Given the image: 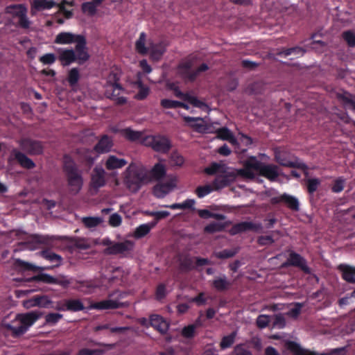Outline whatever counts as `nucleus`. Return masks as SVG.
Listing matches in <instances>:
<instances>
[{
    "mask_svg": "<svg viewBox=\"0 0 355 355\" xmlns=\"http://www.w3.org/2000/svg\"><path fill=\"white\" fill-rule=\"evenodd\" d=\"M83 53L85 55H80L78 51H76L72 49H59L58 50V60L63 67H67L76 62L79 64H83L89 59V55L87 52V48L83 49Z\"/></svg>",
    "mask_w": 355,
    "mask_h": 355,
    "instance_id": "39448f33",
    "label": "nucleus"
},
{
    "mask_svg": "<svg viewBox=\"0 0 355 355\" xmlns=\"http://www.w3.org/2000/svg\"><path fill=\"white\" fill-rule=\"evenodd\" d=\"M63 315L58 313H50L46 315L45 321L49 324H55L62 319Z\"/></svg>",
    "mask_w": 355,
    "mask_h": 355,
    "instance_id": "bf43d9fd",
    "label": "nucleus"
},
{
    "mask_svg": "<svg viewBox=\"0 0 355 355\" xmlns=\"http://www.w3.org/2000/svg\"><path fill=\"white\" fill-rule=\"evenodd\" d=\"M275 159L279 165L283 166L295 168L302 170L307 169V166L304 163L299 162L298 160H289L286 153L279 150H276L275 151Z\"/></svg>",
    "mask_w": 355,
    "mask_h": 355,
    "instance_id": "f3484780",
    "label": "nucleus"
},
{
    "mask_svg": "<svg viewBox=\"0 0 355 355\" xmlns=\"http://www.w3.org/2000/svg\"><path fill=\"white\" fill-rule=\"evenodd\" d=\"M40 254L43 259L53 264L54 266H60L62 264V257L49 249L42 250Z\"/></svg>",
    "mask_w": 355,
    "mask_h": 355,
    "instance_id": "cd10ccee",
    "label": "nucleus"
},
{
    "mask_svg": "<svg viewBox=\"0 0 355 355\" xmlns=\"http://www.w3.org/2000/svg\"><path fill=\"white\" fill-rule=\"evenodd\" d=\"M225 225L222 223L211 222L204 227V232L207 234H214L223 231Z\"/></svg>",
    "mask_w": 355,
    "mask_h": 355,
    "instance_id": "3c124183",
    "label": "nucleus"
},
{
    "mask_svg": "<svg viewBox=\"0 0 355 355\" xmlns=\"http://www.w3.org/2000/svg\"><path fill=\"white\" fill-rule=\"evenodd\" d=\"M102 218L100 217H84L82 222L86 227H96L102 223Z\"/></svg>",
    "mask_w": 355,
    "mask_h": 355,
    "instance_id": "603ef678",
    "label": "nucleus"
},
{
    "mask_svg": "<svg viewBox=\"0 0 355 355\" xmlns=\"http://www.w3.org/2000/svg\"><path fill=\"white\" fill-rule=\"evenodd\" d=\"M270 203L273 205L284 203L290 209L294 211L300 210V203L297 198L286 193L270 198Z\"/></svg>",
    "mask_w": 355,
    "mask_h": 355,
    "instance_id": "a211bd4d",
    "label": "nucleus"
},
{
    "mask_svg": "<svg viewBox=\"0 0 355 355\" xmlns=\"http://www.w3.org/2000/svg\"><path fill=\"white\" fill-rule=\"evenodd\" d=\"M101 286L102 283L99 279H90L80 282L78 288L82 292L89 294Z\"/></svg>",
    "mask_w": 355,
    "mask_h": 355,
    "instance_id": "393cba45",
    "label": "nucleus"
},
{
    "mask_svg": "<svg viewBox=\"0 0 355 355\" xmlns=\"http://www.w3.org/2000/svg\"><path fill=\"white\" fill-rule=\"evenodd\" d=\"M214 190V189L212 187V184L211 185L207 184L205 186L198 187L196 189V193L198 198H202L209 194Z\"/></svg>",
    "mask_w": 355,
    "mask_h": 355,
    "instance_id": "6e6d98bb",
    "label": "nucleus"
},
{
    "mask_svg": "<svg viewBox=\"0 0 355 355\" xmlns=\"http://www.w3.org/2000/svg\"><path fill=\"white\" fill-rule=\"evenodd\" d=\"M184 121L189 123V125L195 130L202 132L205 130V125L202 123H197L198 121L203 122L204 119L201 117H192L189 116H183Z\"/></svg>",
    "mask_w": 355,
    "mask_h": 355,
    "instance_id": "473e14b6",
    "label": "nucleus"
},
{
    "mask_svg": "<svg viewBox=\"0 0 355 355\" xmlns=\"http://www.w3.org/2000/svg\"><path fill=\"white\" fill-rule=\"evenodd\" d=\"M14 266L17 270L21 272H37V266L20 259H17L15 260Z\"/></svg>",
    "mask_w": 355,
    "mask_h": 355,
    "instance_id": "f704fd0d",
    "label": "nucleus"
},
{
    "mask_svg": "<svg viewBox=\"0 0 355 355\" xmlns=\"http://www.w3.org/2000/svg\"><path fill=\"white\" fill-rule=\"evenodd\" d=\"M236 336V331H232L230 334L222 338L220 343L221 349H225L230 347L234 343Z\"/></svg>",
    "mask_w": 355,
    "mask_h": 355,
    "instance_id": "49530a36",
    "label": "nucleus"
},
{
    "mask_svg": "<svg viewBox=\"0 0 355 355\" xmlns=\"http://www.w3.org/2000/svg\"><path fill=\"white\" fill-rule=\"evenodd\" d=\"M257 171L259 175L270 181L275 180L279 176L278 168L274 164H266L259 161L256 157L252 156L243 163V168L237 170V173L242 178L254 179Z\"/></svg>",
    "mask_w": 355,
    "mask_h": 355,
    "instance_id": "f257e3e1",
    "label": "nucleus"
},
{
    "mask_svg": "<svg viewBox=\"0 0 355 355\" xmlns=\"http://www.w3.org/2000/svg\"><path fill=\"white\" fill-rule=\"evenodd\" d=\"M33 304L44 308H50L53 302L46 295L37 296L33 298Z\"/></svg>",
    "mask_w": 355,
    "mask_h": 355,
    "instance_id": "8fccbe9b",
    "label": "nucleus"
},
{
    "mask_svg": "<svg viewBox=\"0 0 355 355\" xmlns=\"http://www.w3.org/2000/svg\"><path fill=\"white\" fill-rule=\"evenodd\" d=\"M224 165L216 162L211 163L208 167L205 168V172L208 175H214L217 173H224Z\"/></svg>",
    "mask_w": 355,
    "mask_h": 355,
    "instance_id": "864d4df0",
    "label": "nucleus"
},
{
    "mask_svg": "<svg viewBox=\"0 0 355 355\" xmlns=\"http://www.w3.org/2000/svg\"><path fill=\"white\" fill-rule=\"evenodd\" d=\"M192 67L193 63L189 60L180 64L178 67L182 76L191 82L196 80L201 73L209 69L208 65L205 63H202L195 70H191Z\"/></svg>",
    "mask_w": 355,
    "mask_h": 355,
    "instance_id": "f8f14e48",
    "label": "nucleus"
},
{
    "mask_svg": "<svg viewBox=\"0 0 355 355\" xmlns=\"http://www.w3.org/2000/svg\"><path fill=\"white\" fill-rule=\"evenodd\" d=\"M149 324L162 335L166 334L169 328L168 322L157 314L150 315Z\"/></svg>",
    "mask_w": 355,
    "mask_h": 355,
    "instance_id": "412c9836",
    "label": "nucleus"
},
{
    "mask_svg": "<svg viewBox=\"0 0 355 355\" xmlns=\"http://www.w3.org/2000/svg\"><path fill=\"white\" fill-rule=\"evenodd\" d=\"M342 39L350 48L355 47V33L352 30L345 31L341 35Z\"/></svg>",
    "mask_w": 355,
    "mask_h": 355,
    "instance_id": "09e8293b",
    "label": "nucleus"
},
{
    "mask_svg": "<svg viewBox=\"0 0 355 355\" xmlns=\"http://www.w3.org/2000/svg\"><path fill=\"white\" fill-rule=\"evenodd\" d=\"M32 280L37 282H42L48 284H56L62 288H67L71 283V279L64 275H58L56 277L51 276L46 273H40L32 277Z\"/></svg>",
    "mask_w": 355,
    "mask_h": 355,
    "instance_id": "9b49d317",
    "label": "nucleus"
},
{
    "mask_svg": "<svg viewBox=\"0 0 355 355\" xmlns=\"http://www.w3.org/2000/svg\"><path fill=\"white\" fill-rule=\"evenodd\" d=\"M67 311L78 312L85 309V306L80 299H66Z\"/></svg>",
    "mask_w": 355,
    "mask_h": 355,
    "instance_id": "72a5a7b5",
    "label": "nucleus"
},
{
    "mask_svg": "<svg viewBox=\"0 0 355 355\" xmlns=\"http://www.w3.org/2000/svg\"><path fill=\"white\" fill-rule=\"evenodd\" d=\"M74 42L76 43L75 46L76 51H78L80 55L83 57L85 53H83L82 50L83 49H86L87 46V41L85 36L69 32H62L58 34L55 39V43L59 44H70Z\"/></svg>",
    "mask_w": 355,
    "mask_h": 355,
    "instance_id": "423d86ee",
    "label": "nucleus"
},
{
    "mask_svg": "<svg viewBox=\"0 0 355 355\" xmlns=\"http://www.w3.org/2000/svg\"><path fill=\"white\" fill-rule=\"evenodd\" d=\"M138 85V92L135 94V98L139 101H143L147 98L150 93V89L148 86L143 84L141 80L137 82Z\"/></svg>",
    "mask_w": 355,
    "mask_h": 355,
    "instance_id": "c03bdc74",
    "label": "nucleus"
},
{
    "mask_svg": "<svg viewBox=\"0 0 355 355\" xmlns=\"http://www.w3.org/2000/svg\"><path fill=\"white\" fill-rule=\"evenodd\" d=\"M146 33L144 32L139 34V38L135 42V50L141 55H146L150 53V58L153 60L157 61L165 53V47L162 44L154 43H150L147 47L146 46Z\"/></svg>",
    "mask_w": 355,
    "mask_h": 355,
    "instance_id": "20e7f679",
    "label": "nucleus"
},
{
    "mask_svg": "<svg viewBox=\"0 0 355 355\" xmlns=\"http://www.w3.org/2000/svg\"><path fill=\"white\" fill-rule=\"evenodd\" d=\"M181 335L184 338L191 339L196 335V329L194 325L189 324L182 328Z\"/></svg>",
    "mask_w": 355,
    "mask_h": 355,
    "instance_id": "5fc2aeb1",
    "label": "nucleus"
},
{
    "mask_svg": "<svg viewBox=\"0 0 355 355\" xmlns=\"http://www.w3.org/2000/svg\"><path fill=\"white\" fill-rule=\"evenodd\" d=\"M40 315L36 312L31 311L24 314L18 315V319L21 324L26 326L28 329L32 326L39 318Z\"/></svg>",
    "mask_w": 355,
    "mask_h": 355,
    "instance_id": "c756f323",
    "label": "nucleus"
},
{
    "mask_svg": "<svg viewBox=\"0 0 355 355\" xmlns=\"http://www.w3.org/2000/svg\"><path fill=\"white\" fill-rule=\"evenodd\" d=\"M148 179V173L144 166L130 164L125 171L124 183L130 191L136 193Z\"/></svg>",
    "mask_w": 355,
    "mask_h": 355,
    "instance_id": "f03ea898",
    "label": "nucleus"
},
{
    "mask_svg": "<svg viewBox=\"0 0 355 355\" xmlns=\"http://www.w3.org/2000/svg\"><path fill=\"white\" fill-rule=\"evenodd\" d=\"M345 182V180L343 178H337L331 187L332 192L336 193H340L344 189Z\"/></svg>",
    "mask_w": 355,
    "mask_h": 355,
    "instance_id": "e2e57ef3",
    "label": "nucleus"
},
{
    "mask_svg": "<svg viewBox=\"0 0 355 355\" xmlns=\"http://www.w3.org/2000/svg\"><path fill=\"white\" fill-rule=\"evenodd\" d=\"M198 214L202 218H212L219 220H223L225 218V215L222 214L212 213L208 209H198Z\"/></svg>",
    "mask_w": 355,
    "mask_h": 355,
    "instance_id": "de8ad7c7",
    "label": "nucleus"
},
{
    "mask_svg": "<svg viewBox=\"0 0 355 355\" xmlns=\"http://www.w3.org/2000/svg\"><path fill=\"white\" fill-rule=\"evenodd\" d=\"M127 164L125 159L118 158L114 155H110L105 162V167L107 170L121 168Z\"/></svg>",
    "mask_w": 355,
    "mask_h": 355,
    "instance_id": "2f4dec72",
    "label": "nucleus"
},
{
    "mask_svg": "<svg viewBox=\"0 0 355 355\" xmlns=\"http://www.w3.org/2000/svg\"><path fill=\"white\" fill-rule=\"evenodd\" d=\"M284 266H294L299 268L305 274L310 275L311 273V268L307 266L306 260L300 254L291 251L288 258L284 263Z\"/></svg>",
    "mask_w": 355,
    "mask_h": 355,
    "instance_id": "4468645a",
    "label": "nucleus"
},
{
    "mask_svg": "<svg viewBox=\"0 0 355 355\" xmlns=\"http://www.w3.org/2000/svg\"><path fill=\"white\" fill-rule=\"evenodd\" d=\"M155 225L156 222L140 225L135 231V237L140 239L145 236L150 232V230L155 226Z\"/></svg>",
    "mask_w": 355,
    "mask_h": 355,
    "instance_id": "e433bc0d",
    "label": "nucleus"
},
{
    "mask_svg": "<svg viewBox=\"0 0 355 355\" xmlns=\"http://www.w3.org/2000/svg\"><path fill=\"white\" fill-rule=\"evenodd\" d=\"M336 97L339 101H342L345 105H350L352 110L355 112V101L352 98V94L350 93L347 92L338 93Z\"/></svg>",
    "mask_w": 355,
    "mask_h": 355,
    "instance_id": "37998d69",
    "label": "nucleus"
},
{
    "mask_svg": "<svg viewBox=\"0 0 355 355\" xmlns=\"http://www.w3.org/2000/svg\"><path fill=\"white\" fill-rule=\"evenodd\" d=\"M180 266V268L184 271L191 270L194 268L193 261L192 258L189 257H187L181 260Z\"/></svg>",
    "mask_w": 355,
    "mask_h": 355,
    "instance_id": "680f3d73",
    "label": "nucleus"
},
{
    "mask_svg": "<svg viewBox=\"0 0 355 355\" xmlns=\"http://www.w3.org/2000/svg\"><path fill=\"white\" fill-rule=\"evenodd\" d=\"M31 241L38 245H49L51 239L48 236L33 234L31 237Z\"/></svg>",
    "mask_w": 355,
    "mask_h": 355,
    "instance_id": "4d7b16f0",
    "label": "nucleus"
},
{
    "mask_svg": "<svg viewBox=\"0 0 355 355\" xmlns=\"http://www.w3.org/2000/svg\"><path fill=\"white\" fill-rule=\"evenodd\" d=\"M150 174L154 180H159L166 175L165 166L160 163H157L150 170Z\"/></svg>",
    "mask_w": 355,
    "mask_h": 355,
    "instance_id": "ea45409f",
    "label": "nucleus"
},
{
    "mask_svg": "<svg viewBox=\"0 0 355 355\" xmlns=\"http://www.w3.org/2000/svg\"><path fill=\"white\" fill-rule=\"evenodd\" d=\"M236 254V251L234 250H223L214 253V256L218 259H225L233 257Z\"/></svg>",
    "mask_w": 355,
    "mask_h": 355,
    "instance_id": "052dcab7",
    "label": "nucleus"
},
{
    "mask_svg": "<svg viewBox=\"0 0 355 355\" xmlns=\"http://www.w3.org/2000/svg\"><path fill=\"white\" fill-rule=\"evenodd\" d=\"M244 344L236 345L234 348L235 355H253L252 353L244 347Z\"/></svg>",
    "mask_w": 355,
    "mask_h": 355,
    "instance_id": "774afa93",
    "label": "nucleus"
},
{
    "mask_svg": "<svg viewBox=\"0 0 355 355\" xmlns=\"http://www.w3.org/2000/svg\"><path fill=\"white\" fill-rule=\"evenodd\" d=\"M123 90V87L119 83H113V84L106 85L105 95L107 98L114 100L116 105H122L127 102L125 97L119 96Z\"/></svg>",
    "mask_w": 355,
    "mask_h": 355,
    "instance_id": "dca6fc26",
    "label": "nucleus"
},
{
    "mask_svg": "<svg viewBox=\"0 0 355 355\" xmlns=\"http://www.w3.org/2000/svg\"><path fill=\"white\" fill-rule=\"evenodd\" d=\"M222 173L221 175H217L211 183L215 191L230 186L234 182L237 175L240 176L237 173V171L236 172H226L224 171V173Z\"/></svg>",
    "mask_w": 355,
    "mask_h": 355,
    "instance_id": "2eb2a0df",
    "label": "nucleus"
},
{
    "mask_svg": "<svg viewBox=\"0 0 355 355\" xmlns=\"http://www.w3.org/2000/svg\"><path fill=\"white\" fill-rule=\"evenodd\" d=\"M146 215L148 216H153L155 218V222H157L159 220L164 219L166 217H168L170 214V213L167 211H146Z\"/></svg>",
    "mask_w": 355,
    "mask_h": 355,
    "instance_id": "13d9d810",
    "label": "nucleus"
},
{
    "mask_svg": "<svg viewBox=\"0 0 355 355\" xmlns=\"http://www.w3.org/2000/svg\"><path fill=\"white\" fill-rule=\"evenodd\" d=\"M78 153L83 158V161L87 164H92L95 159V157L94 156V148L92 150L85 148H80L78 150Z\"/></svg>",
    "mask_w": 355,
    "mask_h": 355,
    "instance_id": "a19ab883",
    "label": "nucleus"
},
{
    "mask_svg": "<svg viewBox=\"0 0 355 355\" xmlns=\"http://www.w3.org/2000/svg\"><path fill=\"white\" fill-rule=\"evenodd\" d=\"M120 134L128 141L139 142L142 144L143 139L146 137L141 131H136L130 128H125L120 130Z\"/></svg>",
    "mask_w": 355,
    "mask_h": 355,
    "instance_id": "5701e85b",
    "label": "nucleus"
},
{
    "mask_svg": "<svg viewBox=\"0 0 355 355\" xmlns=\"http://www.w3.org/2000/svg\"><path fill=\"white\" fill-rule=\"evenodd\" d=\"M286 346L294 355H346L347 353L345 347L331 349L327 352L318 354L316 352L302 348L300 344L295 341H288Z\"/></svg>",
    "mask_w": 355,
    "mask_h": 355,
    "instance_id": "6e6552de",
    "label": "nucleus"
},
{
    "mask_svg": "<svg viewBox=\"0 0 355 355\" xmlns=\"http://www.w3.org/2000/svg\"><path fill=\"white\" fill-rule=\"evenodd\" d=\"M142 145L152 148L155 151L166 153L171 148L168 138L161 135H147L142 141Z\"/></svg>",
    "mask_w": 355,
    "mask_h": 355,
    "instance_id": "1a4fd4ad",
    "label": "nucleus"
},
{
    "mask_svg": "<svg viewBox=\"0 0 355 355\" xmlns=\"http://www.w3.org/2000/svg\"><path fill=\"white\" fill-rule=\"evenodd\" d=\"M173 186L171 183H159L153 187V193L157 198H163L173 189Z\"/></svg>",
    "mask_w": 355,
    "mask_h": 355,
    "instance_id": "c85d7f7f",
    "label": "nucleus"
},
{
    "mask_svg": "<svg viewBox=\"0 0 355 355\" xmlns=\"http://www.w3.org/2000/svg\"><path fill=\"white\" fill-rule=\"evenodd\" d=\"M15 158L20 166L24 168L33 169L35 166L34 162L21 152L15 151Z\"/></svg>",
    "mask_w": 355,
    "mask_h": 355,
    "instance_id": "7c9ffc66",
    "label": "nucleus"
},
{
    "mask_svg": "<svg viewBox=\"0 0 355 355\" xmlns=\"http://www.w3.org/2000/svg\"><path fill=\"white\" fill-rule=\"evenodd\" d=\"M105 171L101 167L96 166L91 175L89 187L97 191L100 188L105 185Z\"/></svg>",
    "mask_w": 355,
    "mask_h": 355,
    "instance_id": "aec40b11",
    "label": "nucleus"
},
{
    "mask_svg": "<svg viewBox=\"0 0 355 355\" xmlns=\"http://www.w3.org/2000/svg\"><path fill=\"white\" fill-rule=\"evenodd\" d=\"M262 229L261 223H254L250 221H243L234 224L229 232L231 235H236L248 231H252L255 232H259Z\"/></svg>",
    "mask_w": 355,
    "mask_h": 355,
    "instance_id": "6ab92c4d",
    "label": "nucleus"
},
{
    "mask_svg": "<svg viewBox=\"0 0 355 355\" xmlns=\"http://www.w3.org/2000/svg\"><path fill=\"white\" fill-rule=\"evenodd\" d=\"M338 269L341 272L342 278L348 283L355 284V266L340 264Z\"/></svg>",
    "mask_w": 355,
    "mask_h": 355,
    "instance_id": "a878e982",
    "label": "nucleus"
},
{
    "mask_svg": "<svg viewBox=\"0 0 355 355\" xmlns=\"http://www.w3.org/2000/svg\"><path fill=\"white\" fill-rule=\"evenodd\" d=\"M320 184V181L318 178H311L307 180V191L309 193H313Z\"/></svg>",
    "mask_w": 355,
    "mask_h": 355,
    "instance_id": "0e129e2a",
    "label": "nucleus"
},
{
    "mask_svg": "<svg viewBox=\"0 0 355 355\" xmlns=\"http://www.w3.org/2000/svg\"><path fill=\"white\" fill-rule=\"evenodd\" d=\"M232 284L224 275L222 277L215 279L212 282V286L218 291H224L230 288Z\"/></svg>",
    "mask_w": 355,
    "mask_h": 355,
    "instance_id": "4c0bfd02",
    "label": "nucleus"
},
{
    "mask_svg": "<svg viewBox=\"0 0 355 355\" xmlns=\"http://www.w3.org/2000/svg\"><path fill=\"white\" fill-rule=\"evenodd\" d=\"M56 60V57L53 53H46L39 58V61L45 65L53 64Z\"/></svg>",
    "mask_w": 355,
    "mask_h": 355,
    "instance_id": "69168bd1",
    "label": "nucleus"
},
{
    "mask_svg": "<svg viewBox=\"0 0 355 355\" xmlns=\"http://www.w3.org/2000/svg\"><path fill=\"white\" fill-rule=\"evenodd\" d=\"M135 243L130 240L123 242H114L112 246L106 248L103 253L107 255H120L121 257H128L133 250Z\"/></svg>",
    "mask_w": 355,
    "mask_h": 355,
    "instance_id": "9d476101",
    "label": "nucleus"
},
{
    "mask_svg": "<svg viewBox=\"0 0 355 355\" xmlns=\"http://www.w3.org/2000/svg\"><path fill=\"white\" fill-rule=\"evenodd\" d=\"M80 78L79 69L76 67L71 69L67 75V81L71 87L77 85Z\"/></svg>",
    "mask_w": 355,
    "mask_h": 355,
    "instance_id": "a18cd8bd",
    "label": "nucleus"
},
{
    "mask_svg": "<svg viewBox=\"0 0 355 355\" xmlns=\"http://www.w3.org/2000/svg\"><path fill=\"white\" fill-rule=\"evenodd\" d=\"M20 148L30 155H39L43 153L44 146L42 142L30 138L21 139Z\"/></svg>",
    "mask_w": 355,
    "mask_h": 355,
    "instance_id": "ddd939ff",
    "label": "nucleus"
},
{
    "mask_svg": "<svg viewBox=\"0 0 355 355\" xmlns=\"http://www.w3.org/2000/svg\"><path fill=\"white\" fill-rule=\"evenodd\" d=\"M97 1L92 0L82 3L81 10L83 13L90 17H94L97 13V8L99 6L97 4Z\"/></svg>",
    "mask_w": 355,
    "mask_h": 355,
    "instance_id": "c9c22d12",
    "label": "nucleus"
},
{
    "mask_svg": "<svg viewBox=\"0 0 355 355\" xmlns=\"http://www.w3.org/2000/svg\"><path fill=\"white\" fill-rule=\"evenodd\" d=\"M57 6L53 1L47 0H33L31 2V13L33 15L35 11L49 10Z\"/></svg>",
    "mask_w": 355,
    "mask_h": 355,
    "instance_id": "bb28decb",
    "label": "nucleus"
},
{
    "mask_svg": "<svg viewBox=\"0 0 355 355\" xmlns=\"http://www.w3.org/2000/svg\"><path fill=\"white\" fill-rule=\"evenodd\" d=\"M63 170L71 191L78 193L82 189L83 179L76 164L70 157H64Z\"/></svg>",
    "mask_w": 355,
    "mask_h": 355,
    "instance_id": "7ed1b4c3",
    "label": "nucleus"
},
{
    "mask_svg": "<svg viewBox=\"0 0 355 355\" xmlns=\"http://www.w3.org/2000/svg\"><path fill=\"white\" fill-rule=\"evenodd\" d=\"M112 146V139L107 135H105L94 146V150L98 154H103L110 152Z\"/></svg>",
    "mask_w": 355,
    "mask_h": 355,
    "instance_id": "b1692460",
    "label": "nucleus"
},
{
    "mask_svg": "<svg viewBox=\"0 0 355 355\" xmlns=\"http://www.w3.org/2000/svg\"><path fill=\"white\" fill-rule=\"evenodd\" d=\"M125 306L123 302H120L114 300H105L95 302L91 305V309L97 310L116 309Z\"/></svg>",
    "mask_w": 355,
    "mask_h": 355,
    "instance_id": "4be33fe9",
    "label": "nucleus"
},
{
    "mask_svg": "<svg viewBox=\"0 0 355 355\" xmlns=\"http://www.w3.org/2000/svg\"><path fill=\"white\" fill-rule=\"evenodd\" d=\"M216 136L218 139L222 140L228 141L231 143H235L236 139L234 138L232 132L227 128L223 127L216 130Z\"/></svg>",
    "mask_w": 355,
    "mask_h": 355,
    "instance_id": "58836bf2",
    "label": "nucleus"
},
{
    "mask_svg": "<svg viewBox=\"0 0 355 355\" xmlns=\"http://www.w3.org/2000/svg\"><path fill=\"white\" fill-rule=\"evenodd\" d=\"M75 5L74 1H68L67 0H62L57 6L59 8V11L62 12L66 19H71L73 17V10H69L66 8V6H73Z\"/></svg>",
    "mask_w": 355,
    "mask_h": 355,
    "instance_id": "79ce46f5",
    "label": "nucleus"
},
{
    "mask_svg": "<svg viewBox=\"0 0 355 355\" xmlns=\"http://www.w3.org/2000/svg\"><path fill=\"white\" fill-rule=\"evenodd\" d=\"M171 162L173 165L181 166L184 162V159L179 153L173 152L171 155Z\"/></svg>",
    "mask_w": 355,
    "mask_h": 355,
    "instance_id": "338daca9",
    "label": "nucleus"
},
{
    "mask_svg": "<svg viewBox=\"0 0 355 355\" xmlns=\"http://www.w3.org/2000/svg\"><path fill=\"white\" fill-rule=\"evenodd\" d=\"M6 10L13 19H17V26L24 29L30 27L31 21L27 16L28 9L24 4H12L7 6Z\"/></svg>",
    "mask_w": 355,
    "mask_h": 355,
    "instance_id": "0eeeda50",
    "label": "nucleus"
}]
</instances>
